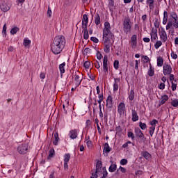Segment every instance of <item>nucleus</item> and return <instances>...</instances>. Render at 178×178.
I'll return each mask as SVG.
<instances>
[{"label":"nucleus","instance_id":"f257e3e1","mask_svg":"<svg viewBox=\"0 0 178 178\" xmlns=\"http://www.w3.org/2000/svg\"><path fill=\"white\" fill-rule=\"evenodd\" d=\"M65 44L66 40H65V36H56L51 45V51L53 52V54H54V55H58V54L62 52L63 48H65Z\"/></svg>","mask_w":178,"mask_h":178},{"label":"nucleus","instance_id":"f03ea898","mask_svg":"<svg viewBox=\"0 0 178 178\" xmlns=\"http://www.w3.org/2000/svg\"><path fill=\"white\" fill-rule=\"evenodd\" d=\"M168 24L165 26L166 30H170L172 27H174V29H177L178 28V17H177V13L176 12L172 11L170 15Z\"/></svg>","mask_w":178,"mask_h":178},{"label":"nucleus","instance_id":"7ed1b4c3","mask_svg":"<svg viewBox=\"0 0 178 178\" xmlns=\"http://www.w3.org/2000/svg\"><path fill=\"white\" fill-rule=\"evenodd\" d=\"M103 38H111L113 42H115V35L111 31V24L108 22L104 23Z\"/></svg>","mask_w":178,"mask_h":178},{"label":"nucleus","instance_id":"20e7f679","mask_svg":"<svg viewBox=\"0 0 178 178\" xmlns=\"http://www.w3.org/2000/svg\"><path fill=\"white\" fill-rule=\"evenodd\" d=\"M122 22L124 33H125V34H129V33L131 31V19H130V17H125Z\"/></svg>","mask_w":178,"mask_h":178},{"label":"nucleus","instance_id":"39448f33","mask_svg":"<svg viewBox=\"0 0 178 178\" xmlns=\"http://www.w3.org/2000/svg\"><path fill=\"white\" fill-rule=\"evenodd\" d=\"M104 42V51L106 54H109L111 52V47L113 45V41L111 38H103Z\"/></svg>","mask_w":178,"mask_h":178},{"label":"nucleus","instance_id":"423d86ee","mask_svg":"<svg viewBox=\"0 0 178 178\" xmlns=\"http://www.w3.org/2000/svg\"><path fill=\"white\" fill-rule=\"evenodd\" d=\"M12 4L8 0H1L0 1V8L1 9L2 12H8V10H10V7Z\"/></svg>","mask_w":178,"mask_h":178},{"label":"nucleus","instance_id":"0eeeda50","mask_svg":"<svg viewBox=\"0 0 178 178\" xmlns=\"http://www.w3.org/2000/svg\"><path fill=\"white\" fill-rule=\"evenodd\" d=\"M73 83L76 87H79L81 84V81H83V75L81 73L77 72L72 77Z\"/></svg>","mask_w":178,"mask_h":178},{"label":"nucleus","instance_id":"6e6552de","mask_svg":"<svg viewBox=\"0 0 178 178\" xmlns=\"http://www.w3.org/2000/svg\"><path fill=\"white\" fill-rule=\"evenodd\" d=\"M17 151L19 154H27V151H29V145L27 143H22L19 145L17 147Z\"/></svg>","mask_w":178,"mask_h":178},{"label":"nucleus","instance_id":"1a4fd4ad","mask_svg":"<svg viewBox=\"0 0 178 178\" xmlns=\"http://www.w3.org/2000/svg\"><path fill=\"white\" fill-rule=\"evenodd\" d=\"M156 124H158V120H153L150 122V126L152 127H149V133L151 137H152L154 133H155V127H156Z\"/></svg>","mask_w":178,"mask_h":178},{"label":"nucleus","instance_id":"9d476101","mask_svg":"<svg viewBox=\"0 0 178 178\" xmlns=\"http://www.w3.org/2000/svg\"><path fill=\"white\" fill-rule=\"evenodd\" d=\"M129 44L132 49H136L137 48V35H133L131 37V40L129 41Z\"/></svg>","mask_w":178,"mask_h":178},{"label":"nucleus","instance_id":"9b49d317","mask_svg":"<svg viewBox=\"0 0 178 178\" xmlns=\"http://www.w3.org/2000/svg\"><path fill=\"white\" fill-rule=\"evenodd\" d=\"M159 37L162 42H166V41H168V33H166V31H165V29H162L159 31Z\"/></svg>","mask_w":178,"mask_h":178},{"label":"nucleus","instance_id":"f8f14e48","mask_svg":"<svg viewBox=\"0 0 178 178\" xmlns=\"http://www.w3.org/2000/svg\"><path fill=\"white\" fill-rule=\"evenodd\" d=\"M163 70L164 76H168V74H170V73H172V66L165 63L163 67Z\"/></svg>","mask_w":178,"mask_h":178},{"label":"nucleus","instance_id":"ddd939ff","mask_svg":"<svg viewBox=\"0 0 178 178\" xmlns=\"http://www.w3.org/2000/svg\"><path fill=\"white\" fill-rule=\"evenodd\" d=\"M150 35H151L152 42H155V41L158 40V30L155 29H152Z\"/></svg>","mask_w":178,"mask_h":178},{"label":"nucleus","instance_id":"4468645a","mask_svg":"<svg viewBox=\"0 0 178 178\" xmlns=\"http://www.w3.org/2000/svg\"><path fill=\"white\" fill-rule=\"evenodd\" d=\"M103 70L104 73H108V56H104L103 59Z\"/></svg>","mask_w":178,"mask_h":178},{"label":"nucleus","instance_id":"2eb2a0df","mask_svg":"<svg viewBox=\"0 0 178 178\" xmlns=\"http://www.w3.org/2000/svg\"><path fill=\"white\" fill-rule=\"evenodd\" d=\"M134 133L136 134V136L138 137V138H141L142 140L143 138H144V134H143V131H141V129H140V128H135Z\"/></svg>","mask_w":178,"mask_h":178},{"label":"nucleus","instance_id":"dca6fc26","mask_svg":"<svg viewBox=\"0 0 178 178\" xmlns=\"http://www.w3.org/2000/svg\"><path fill=\"white\" fill-rule=\"evenodd\" d=\"M114 81L115 83L113 84V91L114 92H116V91L119 90V84H120V79L115 78Z\"/></svg>","mask_w":178,"mask_h":178},{"label":"nucleus","instance_id":"f3484780","mask_svg":"<svg viewBox=\"0 0 178 178\" xmlns=\"http://www.w3.org/2000/svg\"><path fill=\"white\" fill-rule=\"evenodd\" d=\"M88 24V16L87 14H85L83 15L82 18V28H86L87 27Z\"/></svg>","mask_w":178,"mask_h":178},{"label":"nucleus","instance_id":"a211bd4d","mask_svg":"<svg viewBox=\"0 0 178 178\" xmlns=\"http://www.w3.org/2000/svg\"><path fill=\"white\" fill-rule=\"evenodd\" d=\"M77 136H79V131L77 129H73L70 131V137L72 140L77 138Z\"/></svg>","mask_w":178,"mask_h":178},{"label":"nucleus","instance_id":"6ab92c4d","mask_svg":"<svg viewBox=\"0 0 178 178\" xmlns=\"http://www.w3.org/2000/svg\"><path fill=\"white\" fill-rule=\"evenodd\" d=\"M141 155L143 156V158H145V159H146V161H149L152 158V155H151V154L147 151L142 152Z\"/></svg>","mask_w":178,"mask_h":178},{"label":"nucleus","instance_id":"aec40b11","mask_svg":"<svg viewBox=\"0 0 178 178\" xmlns=\"http://www.w3.org/2000/svg\"><path fill=\"white\" fill-rule=\"evenodd\" d=\"M106 106L107 108H112L113 106V98L111 95H108L106 100Z\"/></svg>","mask_w":178,"mask_h":178},{"label":"nucleus","instance_id":"412c9836","mask_svg":"<svg viewBox=\"0 0 178 178\" xmlns=\"http://www.w3.org/2000/svg\"><path fill=\"white\" fill-rule=\"evenodd\" d=\"M102 170V161H98L96 164V173H99Z\"/></svg>","mask_w":178,"mask_h":178},{"label":"nucleus","instance_id":"4be33fe9","mask_svg":"<svg viewBox=\"0 0 178 178\" xmlns=\"http://www.w3.org/2000/svg\"><path fill=\"white\" fill-rule=\"evenodd\" d=\"M169 99V96L167 95H164L163 96L161 97V100L159 101L160 105H163L164 104L166 103V101H168Z\"/></svg>","mask_w":178,"mask_h":178},{"label":"nucleus","instance_id":"5701e85b","mask_svg":"<svg viewBox=\"0 0 178 178\" xmlns=\"http://www.w3.org/2000/svg\"><path fill=\"white\" fill-rule=\"evenodd\" d=\"M85 141L86 143V145L88 148L89 149L92 148V142L91 141V140H90V136H86L85 138Z\"/></svg>","mask_w":178,"mask_h":178},{"label":"nucleus","instance_id":"b1692460","mask_svg":"<svg viewBox=\"0 0 178 178\" xmlns=\"http://www.w3.org/2000/svg\"><path fill=\"white\" fill-rule=\"evenodd\" d=\"M95 23L96 26H99V24H101V17L98 13H96L95 15Z\"/></svg>","mask_w":178,"mask_h":178},{"label":"nucleus","instance_id":"393cba45","mask_svg":"<svg viewBox=\"0 0 178 178\" xmlns=\"http://www.w3.org/2000/svg\"><path fill=\"white\" fill-rule=\"evenodd\" d=\"M53 156H55V149L54 148H51L50 149L49 155L47 156L48 161H51Z\"/></svg>","mask_w":178,"mask_h":178},{"label":"nucleus","instance_id":"a878e982","mask_svg":"<svg viewBox=\"0 0 178 178\" xmlns=\"http://www.w3.org/2000/svg\"><path fill=\"white\" fill-rule=\"evenodd\" d=\"M124 111H126V106L124 105V103H120L118 105V112H124Z\"/></svg>","mask_w":178,"mask_h":178},{"label":"nucleus","instance_id":"bb28decb","mask_svg":"<svg viewBox=\"0 0 178 178\" xmlns=\"http://www.w3.org/2000/svg\"><path fill=\"white\" fill-rule=\"evenodd\" d=\"M83 30V38L84 40H88V38H90L89 35H88V29H87V27L85 28H82Z\"/></svg>","mask_w":178,"mask_h":178},{"label":"nucleus","instance_id":"cd10ccee","mask_svg":"<svg viewBox=\"0 0 178 178\" xmlns=\"http://www.w3.org/2000/svg\"><path fill=\"white\" fill-rule=\"evenodd\" d=\"M157 66L159 67H161V66H163V58L162 56H159L157 58Z\"/></svg>","mask_w":178,"mask_h":178},{"label":"nucleus","instance_id":"c85d7f7f","mask_svg":"<svg viewBox=\"0 0 178 178\" xmlns=\"http://www.w3.org/2000/svg\"><path fill=\"white\" fill-rule=\"evenodd\" d=\"M59 141V134H58V132H56L54 134V140L53 141V144L54 145H58V142Z\"/></svg>","mask_w":178,"mask_h":178},{"label":"nucleus","instance_id":"c756f323","mask_svg":"<svg viewBox=\"0 0 178 178\" xmlns=\"http://www.w3.org/2000/svg\"><path fill=\"white\" fill-rule=\"evenodd\" d=\"M104 152L108 154V152H111V147H109V144L105 143L104 145Z\"/></svg>","mask_w":178,"mask_h":178},{"label":"nucleus","instance_id":"7c9ffc66","mask_svg":"<svg viewBox=\"0 0 178 178\" xmlns=\"http://www.w3.org/2000/svg\"><path fill=\"white\" fill-rule=\"evenodd\" d=\"M147 3L149 4V8L151 10L155 8V5L154 4V0H147Z\"/></svg>","mask_w":178,"mask_h":178},{"label":"nucleus","instance_id":"2f4dec72","mask_svg":"<svg viewBox=\"0 0 178 178\" xmlns=\"http://www.w3.org/2000/svg\"><path fill=\"white\" fill-rule=\"evenodd\" d=\"M148 74L150 76V77H152L154 74H155V72L154 71V68H152V65H151V63H149V70L148 71Z\"/></svg>","mask_w":178,"mask_h":178},{"label":"nucleus","instance_id":"473e14b6","mask_svg":"<svg viewBox=\"0 0 178 178\" xmlns=\"http://www.w3.org/2000/svg\"><path fill=\"white\" fill-rule=\"evenodd\" d=\"M117 165L116 164H111L108 168V171L111 172V173H113L115 170H116Z\"/></svg>","mask_w":178,"mask_h":178},{"label":"nucleus","instance_id":"72a5a7b5","mask_svg":"<svg viewBox=\"0 0 178 178\" xmlns=\"http://www.w3.org/2000/svg\"><path fill=\"white\" fill-rule=\"evenodd\" d=\"M70 161V154L67 153L64 155V163H68Z\"/></svg>","mask_w":178,"mask_h":178},{"label":"nucleus","instance_id":"f704fd0d","mask_svg":"<svg viewBox=\"0 0 178 178\" xmlns=\"http://www.w3.org/2000/svg\"><path fill=\"white\" fill-rule=\"evenodd\" d=\"M129 101H133L134 99V90H131L129 94Z\"/></svg>","mask_w":178,"mask_h":178},{"label":"nucleus","instance_id":"c9c22d12","mask_svg":"<svg viewBox=\"0 0 178 178\" xmlns=\"http://www.w3.org/2000/svg\"><path fill=\"white\" fill-rule=\"evenodd\" d=\"M137 120H138V115H137V113L133 112L132 113V121L137 122Z\"/></svg>","mask_w":178,"mask_h":178},{"label":"nucleus","instance_id":"e433bc0d","mask_svg":"<svg viewBox=\"0 0 178 178\" xmlns=\"http://www.w3.org/2000/svg\"><path fill=\"white\" fill-rule=\"evenodd\" d=\"M162 42H162V40H157L156 42V43L154 44V48L156 49H158V48H159V47H162Z\"/></svg>","mask_w":178,"mask_h":178},{"label":"nucleus","instance_id":"4c0bfd02","mask_svg":"<svg viewBox=\"0 0 178 178\" xmlns=\"http://www.w3.org/2000/svg\"><path fill=\"white\" fill-rule=\"evenodd\" d=\"M65 63H63L59 65V69L61 74H63V73H65Z\"/></svg>","mask_w":178,"mask_h":178},{"label":"nucleus","instance_id":"58836bf2","mask_svg":"<svg viewBox=\"0 0 178 178\" xmlns=\"http://www.w3.org/2000/svg\"><path fill=\"white\" fill-rule=\"evenodd\" d=\"M171 84L172 91H176V88H177V82L176 81V80H175V82L172 81Z\"/></svg>","mask_w":178,"mask_h":178},{"label":"nucleus","instance_id":"ea45409f","mask_svg":"<svg viewBox=\"0 0 178 178\" xmlns=\"http://www.w3.org/2000/svg\"><path fill=\"white\" fill-rule=\"evenodd\" d=\"M127 136L129 138H131V140H134V138H136L134 136V134L132 131H128Z\"/></svg>","mask_w":178,"mask_h":178},{"label":"nucleus","instance_id":"a19ab883","mask_svg":"<svg viewBox=\"0 0 178 178\" xmlns=\"http://www.w3.org/2000/svg\"><path fill=\"white\" fill-rule=\"evenodd\" d=\"M139 127H140L141 130H145L147 129V124L145 123L140 122Z\"/></svg>","mask_w":178,"mask_h":178},{"label":"nucleus","instance_id":"79ce46f5","mask_svg":"<svg viewBox=\"0 0 178 178\" xmlns=\"http://www.w3.org/2000/svg\"><path fill=\"white\" fill-rule=\"evenodd\" d=\"M30 44H31V40H27V39L24 40V45L25 47H29V45H30Z\"/></svg>","mask_w":178,"mask_h":178},{"label":"nucleus","instance_id":"37998d69","mask_svg":"<svg viewBox=\"0 0 178 178\" xmlns=\"http://www.w3.org/2000/svg\"><path fill=\"white\" fill-rule=\"evenodd\" d=\"M104 101V95H99V100H98V104H99V106H101V102Z\"/></svg>","mask_w":178,"mask_h":178},{"label":"nucleus","instance_id":"c03bdc74","mask_svg":"<svg viewBox=\"0 0 178 178\" xmlns=\"http://www.w3.org/2000/svg\"><path fill=\"white\" fill-rule=\"evenodd\" d=\"M17 31H19V28L15 27L11 29L10 33H11V34L15 35V34H16V33H17Z\"/></svg>","mask_w":178,"mask_h":178},{"label":"nucleus","instance_id":"a18cd8bd","mask_svg":"<svg viewBox=\"0 0 178 178\" xmlns=\"http://www.w3.org/2000/svg\"><path fill=\"white\" fill-rule=\"evenodd\" d=\"M142 58H143V62L144 63H148L149 62V58L147 56H143Z\"/></svg>","mask_w":178,"mask_h":178},{"label":"nucleus","instance_id":"49530a36","mask_svg":"<svg viewBox=\"0 0 178 178\" xmlns=\"http://www.w3.org/2000/svg\"><path fill=\"white\" fill-rule=\"evenodd\" d=\"M103 170V177L102 178H106V176H108V171H106V168L104 167L102 168Z\"/></svg>","mask_w":178,"mask_h":178},{"label":"nucleus","instance_id":"de8ad7c7","mask_svg":"<svg viewBox=\"0 0 178 178\" xmlns=\"http://www.w3.org/2000/svg\"><path fill=\"white\" fill-rule=\"evenodd\" d=\"M154 27L156 29H159V26H161V24L159 23V21L158 20V19H156L155 21H154Z\"/></svg>","mask_w":178,"mask_h":178},{"label":"nucleus","instance_id":"09e8293b","mask_svg":"<svg viewBox=\"0 0 178 178\" xmlns=\"http://www.w3.org/2000/svg\"><path fill=\"white\" fill-rule=\"evenodd\" d=\"M113 65H114V68H115L116 70H118V69H119V60H115L114 61Z\"/></svg>","mask_w":178,"mask_h":178},{"label":"nucleus","instance_id":"8fccbe9b","mask_svg":"<svg viewBox=\"0 0 178 178\" xmlns=\"http://www.w3.org/2000/svg\"><path fill=\"white\" fill-rule=\"evenodd\" d=\"M91 66V63L90 61H86L84 63V67L86 69H90V67Z\"/></svg>","mask_w":178,"mask_h":178},{"label":"nucleus","instance_id":"3c124183","mask_svg":"<svg viewBox=\"0 0 178 178\" xmlns=\"http://www.w3.org/2000/svg\"><path fill=\"white\" fill-rule=\"evenodd\" d=\"M129 144H132V143L131 141H127L122 145V148H128ZM132 145H134V144Z\"/></svg>","mask_w":178,"mask_h":178},{"label":"nucleus","instance_id":"603ef678","mask_svg":"<svg viewBox=\"0 0 178 178\" xmlns=\"http://www.w3.org/2000/svg\"><path fill=\"white\" fill-rule=\"evenodd\" d=\"M97 58L99 60H101V59H102V54H101V52H99V51H97Z\"/></svg>","mask_w":178,"mask_h":178},{"label":"nucleus","instance_id":"864d4df0","mask_svg":"<svg viewBox=\"0 0 178 178\" xmlns=\"http://www.w3.org/2000/svg\"><path fill=\"white\" fill-rule=\"evenodd\" d=\"M120 165H127V159H121Z\"/></svg>","mask_w":178,"mask_h":178},{"label":"nucleus","instance_id":"5fc2aeb1","mask_svg":"<svg viewBox=\"0 0 178 178\" xmlns=\"http://www.w3.org/2000/svg\"><path fill=\"white\" fill-rule=\"evenodd\" d=\"M95 65V67H96V69H99V67H101V64H99V62H98V60H96L94 63Z\"/></svg>","mask_w":178,"mask_h":178},{"label":"nucleus","instance_id":"6e6d98bb","mask_svg":"<svg viewBox=\"0 0 178 178\" xmlns=\"http://www.w3.org/2000/svg\"><path fill=\"white\" fill-rule=\"evenodd\" d=\"M171 104L172 105V106H178V100L177 99H175L171 102Z\"/></svg>","mask_w":178,"mask_h":178},{"label":"nucleus","instance_id":"4d7b16f0","mask_svg":"<svg viewBox=\"0 0 178 178\" xmlns=\"http://www.w3.org/2000/svg\"><path fill=\"white\" fill-rule=\"evenodd\" d=\"M165 83H161L158 88H159V90H165Z\"/></svg>","mask_w":178,"mask_h":178},{"label":"nucleus","instance_id":"13d9d810","mask_svg":"<svg viewBox=\"0 0 178 178\" xmlns=\"http://www.w3.org/2000/svg\"><path fill=\"white\" fill-rule=\"evenodd\" d=\"M90 40L91 41H93V42H95V44H98V42H99V40H98V38L95 37H91Z\"/></svg>","mask_w":178,"mask_h":178},{"label":"nucleus","instance_id":"bf43d9fd","mask_svg":"<svg viewBox=\"0 0 178 178\" xmlns=\"http://www.w3.org/2000/svg\"><path fill=\"white\" fill-rule=\"evenodd\" d=\"M47 15L49 17H51V16L52 15V10H51V8L49 6H48Z\"/></svg>","mask_w":178,"mask_h":178},{"label":"nucleus","instance_id":"052dcab7","mask_svg":"<svg viewBox=\"0 0 178 178\" xmlns=\"http://www.w3.org/2000/svg\"><path fill=\"white\" fill-rule=\"evenodd\" d=\"M171 57L172 58V59H177V54H175V52L172 51L171 53Z\"/></svg>","mask_w":178,"mask_h":178},{"label":"nucleus","instance_id":"680f3d73","mask_svg":"<svg viewBox=\"0 0 178 178\" xmlns=\"http://www.w3.org/2000/svg\"><path fill=\"white\" fill-rule=\"evenodd\" d=\"M163 17L169 18V13H168V11H164L163 13Z\"/></svg>","mask_w":178,"mask_h":178},{"label":"nucleus","instance_id":"e2e57ef3","mask_svg":"<svg viewBox=\"0 0 178 178\" xmlns=\"http://www.w3.org/2000/svg\"><path fill=\"white\" fill-rule=\"evenodd\" d=\"M120 172H122V173H126V168H124L122 166L120 167Z\"/></svg>","mask_w":178,"mask_h":178},{"label":"nucleus","instance_id":"0e129e2a","mask_svg":"<svg viewBox=\"0 0 178 178\" xmlns=\"http://www.w3.org/2000/svg\"><path fill=\"white\" fill-rule=\"evenodd\" d=\"M143 41L144 42H149V41H151V39H149V38H144Z\"/></svg>","mask_w":178,"mask_h":178},{"label":"nucleus","instance_id":"69168bd1","mask_svg":"<svg viewBox=\"0 0 178 178\" xmlns=\"http://www.w3.org/2000/svg\"><path fill=\"white\" fill-rule=\"evenodd\" d=\"M170 81H173V80H175V75L170 74Z\"/></svg>","mask_w":178,"mask_h":178},{"label":"nucleus","instance_id":"338daca9","mask_svg":"<svg viewBox=\"0 0 178 178\" xmlns=\"http://www.w3.org/2000/svg\"><path fill=\"white\" fill-rule=\"evenodd\" d=\"M97 173H98V172H95V173H92V177H90L91 178H97V177H98V175H97Z\"/></svg>","mask_w":178,"mask_h":178},{"label":"nucleus","instance_id":"774afa93","mask_svg":"<svg viewBox=\"0 0 178 178\" xmlns=\"http://www.w3.org/2000/svg\"><path fill=\"white\" fill-rule=\"evenodd\" d=\"M49 178H55V172H51L49 175Z\"/></svg>","mask_w":178,"mask_h":178}]
</instances>
